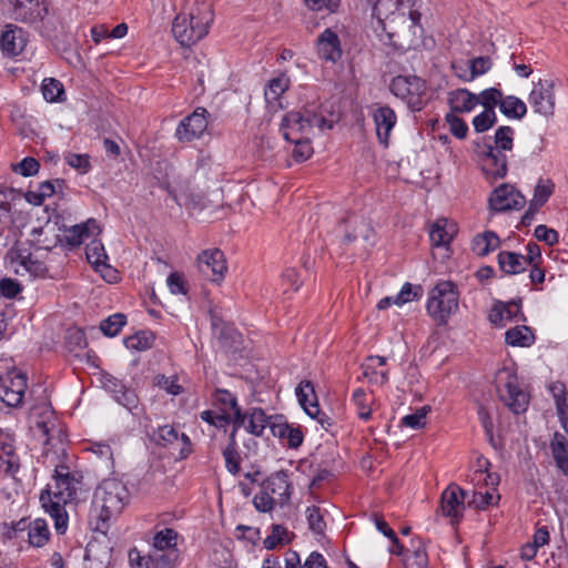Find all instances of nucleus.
Wrapping results in <instances>:
<instances>
[{"label": "nucleus", "mask_w": 568, "mask_h": 568, "mask_svg": "<svg viewBox=\"0 0 568 568\" xmlns=\"http://www.w3.org/2000/svg\"><path fill=\"white\" fill-rule=\"evenodd\" d=\"M382 29L381 40L398 50L416 47L423 34L417 0H366Z\"/></svg>", "instance_id": "1"}, {"label": "nucleus", "mask_w": 568, "mask_h": 568, "mask_svg": "<svg viewBox=\"0 0 568 568\" xmlns=\"http://www.w3.org/2000/svg\"><path fill=\"white\" fill-rule=\"evenodd\" d=\"M336 121L337 116L328 104L312 102L300 111L286 113L282 118L280 131L287 142H301L331 130Z\"/></svg>", "instance_id": "2"}, {"label": "nucleus", "mask_w": 568, "mask_h": 568, "mask_svg": "<svg viewBox=\"0 0 568 568\" xmlns=\"http://www.w3.org/2000/svg\"><path fill=\"white\" fill-rule=\"evenodd\" d=\"M77 486V478L69 466L62 463L55 465L53 483L40 495V501L53 519L58 534H64L68 529V514L64 507L73 500Z\"/></svg>", "instance_id": "3"}, {"label": "nucleus", "mask_w": 568, "mask_h": 568, "mask_svg": "<svg viewBox=\"0 0 568 568\" xmlns=\"http://www.w3.org/2000/svg\"><path fill=\"white\" fill-rule=\"evenodd\" d=\"M212 21L211 4L200 1L174 19L172 32L181 45L190 47L207 34Z\"/></svg>", "instance_id": "4"}, {"label": "nucleus", "mask_w": 568, "mask_h": 568, "mask_svg": "<svg viewBox=\"0 0 568 568\" xmlns=\"http://www.w3.org/2000/svg\"><path fill=\"white\" fill-rule=\"evenodd\" d=\"M128 501V488L115 478L103 480L94 493V506L100 508L99 518L103 523L120 515Z\"/></svg>", "instance_id": "5"}, {"label": "nucleus", "mask_w": 568, "mask_h": 568, "mask_svg": "<svg viewBox=\"0 0 568 568\" xmlns=\"http://www.w3.org/2000/svg\"><path fill=\"white\" fill-rule=\"evenodd\" d=\"M29 423L36 437L42 439L45 445H60L63 452L62 425L49 403L34 405L30 412Z\"/></svg>", "instance_id": "6"}, {"label": "nucleus", "mask_w": 568, "mask_h": 568, "mask_svg": "<svg viewBox=\"0 0 568 568\" xmlns=\"http://www.w3.org/2000/svg\"><path fill=\"white\" fill-rule=\"evenodd\" d=\"M458 306L459 293L450 281L438 282L428 293L427 314L439 324H446Z\"/></svg>", "instance_id": "7"}, {"label": "nucleus", "mask_w": 568, "mask_h": 568, "mask_svg": "<svg viewBox=\"0 0 568 568\" xmlns=\"http://www.w3.org/2000/svg\"><path fill=\"white\" fill-rule=\"evenodd\" d=\"M291 497V484L286 474L280 471L268 477L261 490L254 496V507L262 513H268L275 507H283Z\"/></svg>", "instance_id": "8"}, {"label": "nucleus", "mask_w": 568, "mask_h": 568, "mask_svg": "<svg viewBox=\"0 0 568 568\" xmlns=\"http://www.w3.org/2000/svg\"><path fill=\"white\" fill-rule=\"evenodd\" d=\"M495 385L500 400L515 414L525 412L529 404L528 394L520 387L513 368L503 367L495 376Z\"/></svg>", "instance_id": "9"}, {"label": "nucleus", "mask_w": 568, "mask_h": 568, "mask_svg": "<svg viewBox=\"0 0 568 568\" xmlns=\"http://www.w3.org/2000/svg\"><path fill=\"white\" fill-rule=\"evenodd\" d=\"M527 100L534 113L547 120L551 119L556 110L554 80L539 79L538 81H534Z\"/></svg>", "instance_id": "10"}, {"label": "nucleus", "mask_w": 568, "mask_h": 568, "mask_svg": "<svg viewBox=\"0 0 568 568\" xmlns=\"http://www.w3.org/2000/svg\"><path fill=\"white\" fill-rule=\"evenodd\" d=\"M390 91L404 100L410 109L420 110L426 85L424 80L416 75H398L392 80Z\"/></svg>", "instance_id": "11"}, {"label": "nucleus", "mask_w": 568, "mask_h": 568, "mask_svg": "<svg viewBox=\"0 0 568 568\" xmlns=\"http://www.w3.org/2000/svg\"><path fill=\"white\" fill-rule=\"evenodd\" d=\"M7 268L14 274L32 280L43 276L47 268L42 262L33 258L28 250L13 247L6 255Z\"/></svg>", "instance_id": "12"}, {"label": "nucleus", "mask_w": 568, "mask_h": 568, "mask_svg": "<svg viewBox=\"0 0 568 568\" xmlns=\"http://www.w3.org/2000/svg\"><path fill=\"white\" fill-rule=\"evenodd\" d=\"M27 387V375L12 369L0 377V399L9 407H18L23 402Z\"/></svg>", "instance_id": "13"}, {"label": "nucleus", "mask_w": 568, "mask_h": 568, "mask_svg": "<svg viewBox=\"0 0 568 568\" xmlns=\"http://www.w3.org/2000/svg\"><path fill=\"white\" fill-rule=\"evenodd\" d=\"M489 207L494 212L520 210L526 204V197L511 184L497 186L489 196Z\"/></svg>", "instance_id": "14"}, {"label": "nucleus", "mask_w": 568, "mask_h": 568, "mask_svg": "<svg viewBox=\"0 0 568 568\" xmlns=\"http://www.w3.org/2000/svg\"><path fill=\"white\" fill-rule=\"evenodd\" d=\"M197 267L210 281L220 283L227 271L224 253L219 248L203 251L197 256Z\"/></svg>", "instance_id": "15"}, {"label": "nucleus", "mask_w": 568, "mask_h": 568, "mask_svg": "<svg viewBox=\"0 0 568 568\" xmlns=\"http://www.w3.org/2000/svg\"><path fill=\"white\" fill-rule=\"evenodd\" d=\"M207 111L196 108L192 114L184 118L175 130V136L181 142H191L199 139L207 128Z\"/></svg>", "instance_id": "16"}, {"label": "nucleus", "mask_w": 568, "mask_h": 568, "mask_svg": "<svg viewBox=\"0 0 568 568\" xmlns=\"http://www.w3.org/2000/svg\"><path fill=\"white\" fill-rule=\"evenodd\" d=\"M159 445L176 453V457L185 458L191 453L190 438L184 433H179L173 426L164 425L159 427L155 434Z\"/></svg>", "instance_id": "17"}, {"label": "nucleus", "mask_w": 568, "mask_h": 568, "mask_svg": "<svg viewBox=\"0 0 568 568\" xmlns=\"http://www.w3.org/2000/svg\"><path fill=\"white\" fill-rule=\"evenodd\" d=\"M465 509V491L457 485H449L442 494L440 511L453 524L460 520Z\"/></svg>", "instance_id": "18"}, {"label": "nucleus", "mask_w": 568, "mask_h": 568, "mask_svg": "<svg viewBox=\"0 0 568 568\" xmlns=\"http://www.w3.org/2000/svg\"><path fill=\"white\" fill-rule=\"evenodd\" d=\"M88 262L98 271L101 276L109 283L118 281V272L108 263V254L104 245L97 240L91 241L87 245L85 251Z\"/></svg>", "instance_id": "19"}, {"label": "nucleus", "mask_w": 568, "mask_h": 568, "mask_svg": "<svg viewBox=\"0 0 568 568\" xmlns=\"http://www.w3.org/2000/svg\"><path fill=\"white\" fill-rule=\"evenodd\" d=\"M270 426V420L266 414L261 408H252L250 412L240 414L233 418L234 436L240 427H243L247 433L254 436H262L264 429Z\"/></svg>", "instance_id": "20"}, {"label": "nucleus", "mask_w": 568, "mask_h": 568, "mask_svg": "<svg viewBox=\"0 0 568 568\" xmlns=\"http://www.w3.org/2000/svg\"><path fill=\"white\" fill-rule=\"evenodd\" d=\"M102 387L111 393L114 399L129 410L138 407V396L134 390L126 388L121 381L110 374L101 376Z\"/></svg>", "instance_id": "21"}, {"label": "nucleus", "mask_w": 568, "mask_h": 568, "mask_svg": "<svg viewBox=\"0 0 568 568\" xmlns=\"http://www.w3.org/2000/svg\"><path fill=\"white\" fill-rule=\"evenodd\" d=\"M27 43V32L14 24H8L0 38L1 50L8 57H18L21 54Z\"/></svg>", "instance_id": "22"}, {"label": "nucleus", "mask_w": 568, "mask_h": 568, "mask_svg": "<svg viewBox=\"0 0 568 568\" xmlns=\"http://www.w3.org/2000/svg\"><path fill=\"white\" fill-rule=\"evenodd\" d=\"M336 236L342 237L347 243L353 242L358 236L369 242L373 237V230L361 217L351 215L338 225Z\"/></svg>", "instance_id": "23"}, {"label": "nucleus", "mask_w": 568, "mask_h": 568, "mask_svg": "<svg viewBox=\"0 0 568 568\" xmlns=\"http://www.w3.org/2000/svg\"><path fill=\"white\" fill-rule=\"evenodd\" d=\"M13 3L16 20L34 23L43 19L47 13L44 0H10Z\"/></svg>", "instance_id": "24"}, {"label": "nucleus", "mask_w": 568, "mask_h": 568, "mask_svg": "<svg viewBox=\"0 0 568 568\" xmlns=\"http://www.w3.org/2000/svg\"><path fill=\"white\" fill-rule=\"evenodd\" d=\"M20 469V459L14 453L13 438L3 436L0 440V479L16 478Z\"/></svg>", "instance_id": "25"}, {"label": "nucleus", "mask_w": 568, "mask_h": 568, "mask_svg": "<svg viewBox=\"0 0 568 568\" xmlns=\"http://www.w3.org/2000/svg\"><path fill=\"white\" fill-rule=\"evenodd\" d=\"M524 317L521 305L517 302H497L491 307L488 318L497 327H505L511 322H518Z\"/></svg>", "instance_id": "26"}, {"label": "nucleus", "mask_w": 568, "mask_h": 568, "mask_svg": "<svg viewBox=\"0 0 568 568\" xmlns=\"http://www.w3.org/2000/svg\"><path fill=\"white\" fill-rule=\"evenodd\" d=\"M372 115L375 123L377 138L379 142L386 146L388 144L390 132L397 121L396 114L394 110L388 105H377L373 110Z\"/></svg>", "instance_id": "27"}, {"label": "nucleus", "mask_w": 568, "mask_h": 568, "mask_svg": "<svg viewBox=\"0 0 568 568\" xmlns=\"http://www.w3.org/2000/svg\"><path fill=\"white\" fill-rule=\"evenodd\" d=\"M16 530H28V541L32 547H43L50 539V530L48 523L42 518H36L28 521L21 519L16 525Z\"/></svg>", "instance_id": "28"}, {"label": "nucleus", "mask_w": 568, "mask_h": 568, "mask_svg": "<svg viewBox=\"0 0 568 568\" xmlns=\"http://www.w3.org/2000/svg\"><path fill=\"white\" fill-rule=\"evenodd\" d=\"M290 78L286 74H278L277 77L272 78L264 90V97L267 104L268 110L276 112L284 108L282 102V95L290 88Z\"/></svg>", "instance_id": "29"}, {"label": "nucleus", "mask_w": 568, "mask_h": 568, "mask_svg": "<svg viewBox=\"0 0 568 568\" xmlns=\"http://www.w3.org/2000/svg\"><path fill=\"white\" fill-rule=\"evenodd\" d=\"M446 102L449 106V112H454L456 114L470 113L477 106L476 93H473L465 88L448 91L446 94Z\"/></svg>", "instance_id": "30"}, {"label": "nucleus", "mask_w": 568, "mask_h": 568, "mask_svg": "<svg viewBox=\"0 0 568 568\" xmlns=\"http://www.w3.org/2000/svg\"><path fill=\"white\" fill-rule=\"evenodd\" d=\"M481 165L487 178L501 179L507 173L506 155L493 146H489L485 153Z\"/></svg>", "instance_id": "31"}, {"label": "nucleus", "mask_w": 568, "mask_h": 568, "mask_svg": "<svg viewBox=\"0 0 568 568\" xmlns=\"http://www.w3.org/2000/svg\"><path fill=\"white\" fill-rule=\"evenodd\" d=\"M317 51L322 59L337 61L342 55L337 34L331 29H325L317 39Z\"/></svg>", "instance_id": "32"}, {"label": "nucleus", "mask_w": 568, "mask_h": 568, "mask_svg": "<svg viewBox=\"0 0 568 568\" xmlns=\"http://www.w3.org/2000/svg\"><path fill=\"white\" fill-rule=\"evenodd\" d=\"M457 233V225L447 219L436 220L429 230V239L435 246H447Z\"/></svg>", "instance_id": "33"}, {"label": "nucleus", "mask_w": 568, "mask_h": 568, "mask_svg": "<svg viewBox=\"0 0 568 568\" xmlns=\"http://www.w3.org/2000/svg\"><path fill=\"white\" fill-rule=\"evenodd\" d=\"M100 233V226L94 219H89L84 223L71 226L65 231V241L71 246L80 245L89 236Z\"/></svg>", "instance_id": "34"}, {"label": "nucleus", "mask_w": 568, "mask_h": 568, "mask_svg": "<svg viewBox=\"0 0 568 568\" xmlns=\"http://www.w3.org/2000/svg\"><path fill=\"white\" fill-rule=\"evenodd\" d=\"M54 231V225L49 222H47L44 225L33 227L30 231L31 244L34 245L38 250H51L58 243Z\"/></svg>", "instance_id": "35"}, {"label": "nucleus", "mask_w": 568, "mask_h": 568, "mask_svg": "<svg viewBox=\"0 0 568 568\" xmlns=\"http://www.w3.org/2000/svg\"><path fill=\"white\" fill-rule=\"evenodd\" d=\"M298 403L310 417H317L320 407L314 387L310 381H304L296 387Z\"/></svg>", "instance_id": "36"}, {"label": "nucleus", "mask_w": 568, "mask_h": 568, "mask_svg": "<svg viewBox=\"0 0 568 568\" xmlns=\"http://www.w3.org/2000/svg\"><path fill=\"white\" fill-rule=\"evenodd\" d=\"M500 245L498 235L493 231L477 234L471 241V250L478 256H486Z\"/></svg>", "instance_id": "37"}, {"label": "nucleus", "mask_w": 568, "mask_h": 568, "mask_svg": "<svg viewBox=\"0 0 568 568\" xmlns=\"http://www.w3.org/2000/svg\"><path fill=\"white\" fill-rule=\"evenodd\" d=\"M64 187L63 180L45 181L40 183L38 190L30 191L27 194V200L33 205H40L47 199L58 192H62Z\"/></svg>", "instance_id": "38"}, {"label": "nucleus", "mask_w": 568, "mask_h": 568, "mask_svg": "<svg viewBox=\"0 0 568 568\" xmlns=\"http://www.w3.org/2000/svg\"><path fill=\"white\" fill-rule=\"evenodd\" d=\"M527 258L523 254L515 252H500L498 254V264L507 274H519L527 267Z\"/></svg>", "instance_id": "39"}, {"label": "nucleus", "mask_w": 568, "mask_h": 568, "mask_svg": "<svg viewBox=\"0 0 568 568\" xmlns=\"http://www.w3.org/2000/svg\"><path fill=\"white\" fill-rule=\"evenodd\" d=\"M505 341L513 347H530L535 343V335L528 326H515L505 333Z\"/></svg>", "instance_id": "40"}, {"label": "nucleus", "mask_w": 568, "mask_h": 568, "mask_svg": "<svg viewBox=\"0 0 568 568\" xmlns=\"http://www.w3.org/2000/svg\"><path fill=\"white\" fill-rule=\"evenodd\" d=\"M551 452L558 468L568 474V439L559 433H555L551 444Z\"/></svg>", "instance_id": "41"}, {"label": "nucleus", "mask_w": 568, "mask_h": 568, "mask_svg": "<svg viewBox=\"0 0 568 568\" xmlns=\"http://www.w3.org/2000/svg\"><path fill=\"white\" fill-rule=\"evenodd\" d=\"M499 110L509 119L520 120L527 113V105L521 99L515 95H507L503 97Z\"/></svg>", "instance_id": "42"}, {"label": "nucleus", "mask_w": 568, "mask_h": 568, "mask_svg": "<svg viewBox=\"0 0 568 568\" xmlns=\"http://www.w3.org/2000/svg\"><path fill=\"white\" fill-rule=\"evenodd\" d=\"M214 402L221 406V413H224V409L229 412L232 422L241 412L235 396L226 389H217L214 394Z\"/></svg>", "instance_id": "43"}, {"label": "nucleus", "mask_w": 568, "mask_h": 568, "mask_svg": "<svg viewBox=\"0 0 568 568\" xmlns=\"http://www.w3.org/2000/svg\"><path fill=\"white\" fill-rule=\"evenodd\" d=\"M42 94L48 102H61L64 100V87L54 78H45L41 85Z\"/></svg>", "instance_id": "44"}, {"label": "nucleus", "mask_w": 568, "mask_h": 568, "mask_svg": "<svg viewBox=\"0 0 568 568\" xmlns=\"http://www.w3.org/2000/svg\"><path fill=\"white\" fill-rule=\"evenodd\" d=\"M555 190V184L550 180L540 179L535 187L532 199L530 201V209L541 207L551 196Z\"/></svg>", "instance_id": "45"}, {"label": "nucleus", "mask_w": 568, "mask_h": 568, "mask_svg": "<svg viewBox=\"0 0 568 568\" xmlns=\"http://www.w3.org/2000/svg\"><path fill=\"white\" fill-rule=\"evenodd\" d=\"M352 398L357 408L358 417L363 420H368L372 416L371 404L373 403V396L363 388H357L353 392Z\"/></svg>", "instance_id": "46"}, {"label": "nucleus", "mask_w": 568, "mask_h": 568, "mask_svg": "<svg viewBox=\"0 0 568 568\" xmlns=\"http://www.w3.org/2000/svg\"><path fill=\"white\" fill-rule=\"evenodd\" d=\"M223 457L226 469L233 475L237 474L240 471L241 458L237 453V444L234 433L230 434V443L223 450Z\"/></svg>", "instance_id": "47"}, {"label": "nucleus", "mask_w": 568, "mask_h": 568, "mask_svg": "<svg viewBox=\"0 0 568 568\" xmlns=\"http://www.w3.org/2000/svg\"><path fill=\"white\" fill-rule=\"evenodd\" d=\"M163 556L153 557V556H143L141 552L133 548L129 551V562L131 567L134 568H159Z\"/></svg>", "instance_id": "48"}, {"label": "nucleus", "mask_w": 568, "mask_h": 568, "mask_svg": "<svg viewBox=\"0 0 568 568\" xmlns=\"http://www.w3.org/2000/svg\"><path fill=\"white\" fill-rule=\"evenodd\" d=\"M125 323V315L122 313H115L103 320L100 324V328L104 335L113 337L120 333Z\"/></svg>", "instance_id": "49"}, {"label": "nucleus", "mask_w": 568, "mask_h": 568, "mask_svg": "<svg viewBox=\"0 0 568 568\" xmlns=\"http://www.w3.org/2000/svg\"><path fill=\"white\" fill-rule=\"evenodd\" d=\"M503 97V92L496 88L485 89L480 93L476 94L477 105H483L484 110H495L496 105L500 106Z\"/></svg>", "instance_id": "50"}, {"label": "nucleus", "mask_w": 568, "mask_h": 568, "mask_svg": "<svg viewBox=\"0 0 568 568\" xmlns=\"http://www.w3.org/2000/svg\"><path fill=\"white\" fill-rule=\"evenodd\" d=\"M515 130L511 126H500L495 132V146L493 149L510 151L514 144Z\"/></svg>", "instance_id": "51"}, {"label": "nucleus", "mask_w": 568, "mask_h": 568, "mask_svg": "<svg viewBox=\"0 0 568 568\" xmlns=\"http://www.w3.org/2000/svg\"><path fill=\"white\" fill-rule=\"evenodd\" d=\"M154 337L149 332H139L124 339V345L129 349L145 351L152 346Z\"/></svg>", "instance_id": "52"}, {"label": "nucleus", "mask_w": 568, "mask_h": 568, "mask_svg": "<svg viewBox=\"0 0 568 568\" xmlns=\"http://www.w3.org/2000/svg\"><path fill=\"white\" fill-rule=\"evenodd\" d=\"M178 534L171 528H164L158 531L153 538V546L156 550H166L176 545Z\"/></svg>", "instance_id": "53"}, {"label": "nucleus", "mask_w": 568, "mask_h": 568, "mask_svg": "<svg viewBox=\"0 0 568 568\" xmlns=\"http://www.w3.org/2000/svg\"><path fill=\"white\" fill-rule=\"evenodd\" d=\"M290 541L288 531L282 525H273L271 534L264 539V547L268 550L276 548L278 545Z\"/></svg>", "instance_id": "54"}, {"label": "nucleus", "mask_w": 568, "mask_h": 568, "mask_svg": "<svg viewBox=\"0 0 568 568\" xmlns=\"http://www.w3.org/2000/svg\"><path fill=\"white\" fill-rule=\"evenodd\" d=\"M430 412L429 406H422L414 413L408 414L402 418V425L412 429H419L426 425V418Z\"/></svg>", "instance_id": "55"}, {"label": "nucleus", "mask_w": 568, "mask_h": 568, "mask_svg": "<svg viewBox=\"0 0 568 568\" xmlns=\"http://www.w3.org/2000/svg\"><path fill=\"white\" fill-rule=\"evenodd\" d=\"M500 496L496 489H487L486 491H474L471 504L478 509H486L489 506L497 505Z\"/></svg>", "instance_id": "56"}, {"label": "nucleus", "mask_w": 568, "mask_h": 568, "mask_svg": "<svg viewBox=\"0 0 568 568\" xmlns=\"http://www.w3.org/2000/svg\"><path fill=\"white\" fill-rule=\"evenodd\" d=\"M306 519L310 529L317 535H322L326 528L321 509L317 506L306 508Z\"/></svg>", "instance_id": "57"}, {"label": "nucleus", "mask_w": 568, "mask_h": 568, "mask_svg": "<svg viewBox=\"0 0 568 568\" xmlns=\"http://www.w3.org/2000/svg\"><path fill=\"white\" fill-rule=\"evenodd\" d=\"M496 120L495 110H483L473 119V125L476 132L481 133L489 130L495 124Z\"/></svg>", "instance_id": "58"}, {"label": "nucleus", "mask_w": 568, "mask_h": 568, "mask_svg": "<svg viewBox=\"0 0 568 568\" xmlns=\"http://www.w3.org/2000/svg\"><path fill=\"white\" fill-rule=\"evenodd\" d=\"M449 131L457 139H465L467 136L468 126L466 122L454 112H448L445 116Z\"/></svg>", "instance_id": "59"}, {"label": "nucleus", "mask_w": 568, "mask_h": 568, "mask_svg": "<svg viewBox=\"0 0 568 568\" xmlns=\"http://www.w3.org/2000/svg\"><path fill=\"white\" fill-rule=\"evenodd\" d=\"M420 286H413L410 283H405L400 291L394 296L396 305H403L412 302L420 296Z\"/></svg>", "instance_id": "60"}, {"label": "nucleus", "mask_w": 568, "mask_h": 568, "mask_svg": "<svg viewBox=\"0 0 568 568\" xmlns=\"http://www.w3.org/2000/svg\"><path fill=\"white\" fill-rule=\"evenodd\" d=\"M18 194L13 189L0 187V221L8 217Z\"/></svg>", "instance_id": "61"}, {"label": "nucleus", "mask_w": 568, "mask_h": 568, "mask_svg": "<svg viewBox=\"0 0 568 568\" xmlns=\"http://www.w3.org/2000/svg\"><path fill=\"white\" fill-rule=\"evenodd\" d=\"M470 481L477 488L487 487V489H496L499 484V476L496 473L490 471L484 474H473Z\"/></svg>", "instance_id": "62"}, {"label": "nucleus", "mask_w": 568, "mask_h": 568, "mask_svg": "<svg viewBox=\"0 0 568 568\" xmlns=\"http://www.w3.org/2000/svg\"><path fill=\"white\" fill-rule=\"evenodd\" d=\"M200 417L202 420L209 423L210 425H213L217 428L225 427L230 422V414L226 409H224V413H216L214 410H203L200 414Z\"/></svg>", "instance_id": "63"}, {"label": "nucleus", "mask_w": 568, "mask_h": 568, "mask_svg": "<svg viewBox=\"0 0 568 568\" xmlns=\"http://www.w3.org/2000/svg\"><path fill=\"white\" fill-rule=\"evenodd\" d=\"M65 162L73 169L81 173H87L90 168V156L88 154L67 153L64 155Z\"/></svg>", "instance_id": "64"}]
</instances>
